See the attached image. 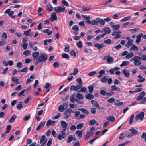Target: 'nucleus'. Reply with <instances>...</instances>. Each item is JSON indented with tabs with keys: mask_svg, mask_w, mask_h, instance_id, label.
Masks as SVG:
<instances>
[{
	"mask_svg": "<svg viewBox=\"0 0 146 146\" xmlns=\"http://www.w3.org/2000/svg\"><path fill=\"white\" fill-rule=\"evenodd\" d=\"M28 68L27 67L23 68L21 70H19V72H27L28 70Z\"/></svg>",
	"mask_w": 146,
	"mask_h": 146,
	"instance_id": "obj_57",
	"label": "nucleus"
},
{
	"mask_svg": "<svg viewBox=\"0 0 146 146\" xmlns=\"http://www.w3.org/2000/svg\"><path fill=\"white\" fill-rule=\"evenodd\" d=\"M76 97L79 99H81L83 98L82 95L80 93H77L76 96Z\"/></svg>",
	"mask_w": 146,
	"mask_h": 146,
	"instance_id": "obj_58",
	"label": "nucleus"
},
{
	"mask_svg": "<svg viewBox=\"0 0 146 146\" xmlns=\"http://www.w3.org/2000/svg\"><path fill=\"white\" fill-rule=\"evenodd\" d=\"M82 16L84 17V19L86 20V22L90 25H94L95 24L93 23V22L94 21H95V19H94L91 22V21L90 19V17L89 16L86 17V16L85 15H82Z\"/></svg>",
	"mask_w": 146,
	"mask_h": 146,
	"instance_id": "obj_13",
	"label": "nucleus"
},
{
	"mask_svg": "<svg viewBox=\"0 0 146 146\" xmlns=\"http://www.w3.org/2000/svg\"><path fill=\"white\" fill-rule=\"evenodd\" d=\"M82 131H79L78 130L76 132V134L78 135V136L80 138H81L82 137Z\"/></svg>",
	"mask_w": 146,
	"mask_h": 146,
	"instance_id": "obj_41",
	"label": "nucleus"
},
{
	"mask_svg": "<svg viewBox=\"0 0 146 146\" xmlns=\"http://www.w3.org/2000/svg\"><path fill=\"white\" fill-rule=\"evenodd\" d=\"M143 35V34L142 33H141L138 35L136 36V42L137 43H139L141 40V38L142 37Z\"/></svg>",
	"mask_w": 146,
	"mask_h": 146,
	"instance_id": "obj_17",
	"label": "nucleus"
},
{
	"mask_svg": "<svg viewBox=\"0 0 146 146\" xmlns=\"http://www.w3.org/2000/svg\"><path fill=\"white\" fill-rule=\"evenodd\" d=\"M39 53L38 52H34L32 54V57L34 59H36L39 57Z\"/></svg>",
	"mask_w": 146,
	"mask_h": 146,
	"instance_id": "obj_16",
	"label": "nucleus"
},
{
	"mask_svg": "<svg viewBox=\"0 0 146 146\" xmlns=\"http://www.w3.org/2000/svg\"><path fill=\"white\" fill-rule=\"evenodd\" d=\"M70 55L73 56H75L76 55V53L74 50H72L70 52Z\"/></svg>",
	"mask_w": 146,
	"mask_h": 146,
	"instance_id": "obj_61",
	"label": "nucleus"
},
{
	"mask_svg": "<svg viewBox=\"0 0 146 146\" xmlns=\"http://www.w3.org/2000/svg\"><path fill=\"white\" fill-rule=\"evenodd\" d=\"M56 121H52L51 119L48 120L47 122L46 125L47 127H49L50 125L53 126L55 125Z\"/></svg>",
	"mask_w": 146,
	"mask_h": 146,
	"instance_id": "obj_15",
	"label": "nucleus"
},
{
	"mask_svg": "<svg viewBox=\"0 0 146 146\" xmlns=\"http://www.w3.org/2000/svg\"><path fill=\"white\" fill-rule=\"evenodd\" d=\"M106 119L111 122H114L115 120V118L113 116H110L106 118Z\"/></svg>",
	"mask_w": 146,
	"mask_h": 146,
	"instance_id": "obj_30",
	"label": "nucleus"
},
{
	"mask_svg": "<svg viewBox=\"0 0 146 146\" xmlns=\"http://www.w3.org/2000/svg\"><path fill=\"white\" fill-rule=\"evenodd\" d=\"M75 95L73 94L70 97V100L72 102L74 103V101H75V99H76L75 98Z\"/></svg>",
	"mask_w": 146,
	"mask_h": 146,
	"instance_id": "obj_53",
	"label": "nucleus"
},
{
	"mask_svg": "<svg viewBox=\"0 0 146 146\" xmlns=\"http://www.w3.org/2000/svg\"><path fill=\"white\" fill-rule=\"evenodd\" d=\"M134 115H132L130 116V118L129 122V124H130L132 123L134 118Z\"/></svg>",
	"mask_w": 146,
	"mask_h": 146,
	"instance_id": "obj_60",
	"label": "nucleus"
},
{
	"mask_svg": "<svg viewBox=\"0 0 146 146\" xmlns=\"http://www.w3.org/2000/svg\"><path fill=\"white\" fill-rule=\"evenodd\" d=\"M61 126L62 128H67L68 124L64 121H62L61 122Z\"/></svg>",
	"mask_w": 146,
	"mask_h": 146,
	"instance_id": "obj_37",
	"label": "nucleus"
},
{
	"mask_svg": "<svg viewBox=\"0 0 146 146\" xmlns=\"http://www.w3.org/2000/svg\"><path fill=\"white\" fill-rule=\"evenodd\" d=\"M91 102L96 107H98L97 108L98 110H100V107L99 106V104L97 102L94 100H92Z\"/></svg>",
	"mask_w": 146,
	"mask_h": 146,
	"instance_id": "obj_19",
	"label": "nucleus"
},
{
	"mask_svg": "<svg viewBox=\"0 0 146 146\" xmlns=\"http://www.w3.org/2000/svg\"><path fill=\"white\" fill-rule=\"evenodd\" d=\"M105 21L104 20H103L100 18L97 17L95 19V21H93V23L97 25L99 23L101 25H104L105 24Z\"/></svg>",
	"mask_w": 146,
	"mask_h": 146,
	"instance_id": "obj_5",
	"label": "nucleus"
},
{
	"mask_svg": "<svg viewBox=\"0 0 146 146\" xmlns=\"http://www.w3.org/2000/svg\"><path fill=\"white\" fill-rule=\"evenodd\" d=\"M121 32L120 31H114L112 33V35L113 36H115L114 38L115 39L119 38L121 37V35L120 34Z\"/></svg>",
	"mask_w": 146,
	"mask_h": 146,
	"instance_id": "obj_12",
	"label": "nucleus"
},
{
	"mask_svg": "<svg viewBox=\"0 0 146 146\" xmlns=\"http://www.w3.org/2000/svg\"><path fill=\"white\" fill-rule=\"evenodd\" d=\"M28 91V90H25V89H24L23 90H22V91L20 92H19L18 94V96H21L22 95L23 96H24L25 95V94H24V93L25 92H27Z\"/></svg>",
	"mask_w": 146,
	"mask_h": 146,
	"instance_id": "obj_45",
	"label": "nucleus"
},
{
	"mask_svg": "<svg viewBox=\"0 0 146 146\" xmlns=\"http://www.w3.org/2000/svg\"><path fill=\"white\" fill-rule=\"evenodd\" d=\"M129 50L130 51L134 50L135 51H138L139 49L137 46L135 45H133L130 47Z\"/></svg>",
	"mask_w": 146,
	"mask_h": 146,
	"instance_id": "obj_29",
	"label": "nucleus"
},
{
	"mask_svg": "<svg viewBox=\"0 0 146 146\" xmlns=\"http://www.w3.org/2000/svg\"><path fill=\"white\" fill-rule=\"evenodd\" d=\"M76 45L78 47L80 48H82L83 47L82 42L81 41H79L78 42H77Z\"/></svg>",
	"mask_w": 146,
	"mask_h": 146,
	"instance_id": "obj_49",
	"label": "nucleus"
},
{
	"mask_svg": "<svg viewBox=\"0 0 146 146\" xmlns=\"http://www.w3.org/2000/svg\"><path fill=\"white\" fill-rule=\"evenodd\" d=\"M73 139V135H69L68 138L67 142L68 143H70L72 141Z\"/></svg>",
	"mask_w": 146,
	"mask_h": 146,
	"instance_id": "obj_42",
	"label": "nucleus"
},
{
	"mask_svg": "<svg viewBox=\"0 0 146 146\" xmlns=\"http://www.w3.org/2000/svg\"><path fill=\"white\" fill-rule=\"evenodd\" d=\"M133 53L132 52H131L127 54L126 56V58L127 59H129L131 58L133 56Z\"/></svg>",
	"mask_w": 146,
	"mask_h": 146,
	"instance_id": "obj_48",
	"label": "nucleus"
},
{
	"mask_svg": "<svg viewBox=\"0 0 146 146\" xmlns=\"http://www.w3.org/2000/svg\"><path fill=\"white\" fill-rule=\"evenodd\" d=\"M43 31L44 33H47L48 35H51L52 33V31H50L48 29H44Z\"/></svg>",
	"mask_w": 146,
	"mask_h": 146,
	"instance_id": "obj_39",
	"label": "nucleus"
},
{
	"mask_svg": "<svg viewBox=\"0 0 146 146\" xmlns=\"http://www.w3.org/2000/svg\"><path fill=\"white\" fill-rule=\"evenodd\" d=\"M30 54V52L29 50H27L23 52V54L24 55L26 56H29Z\"/></svg>",
	"mask_w": 146,
	"mask_h": 146,
	"instance_id": "obj_56",
	"label": "nucleus"
},
{
	"mask_svg": "<svg viewBox=\"0 0 146 146\" xmlns=\"http://www.w3.org/2000/svg\"><path fill=\"white\" fill-rule=\"evenodd\" d=\"M123 74L125 75L126 77H128L130 76V74L128 72L126 71V69H124L122 71Z\"/></svg>",
	"mask_w": 146,
	"mask_h": 146,
	"instance_id": "obj_35",
	"label": "nucleus"
},
{
	"mask_svg": "<svg viewBox=\"0 0 146 146\" xmlns=\"http://www.w3.org/2000/svg\"><path fill=\"white\" fill-rule=\"evenodd\" d=\"M94 46L98 49H101L104 46L103 44L102 43L100 44L99 43H96L94 44Z\"/></svg>",
	"mask_w": 146,
	"mask_h": 146,
	"instance_id": "obj_18",
	"label": "nucleus"
},
{
	"mask_svg": "<svg viewBox=\"0 0 146 146\" xmlns=\"http://www.w3.org/2000/svg\"><path fill=\"white\" fill-rule=\"evenodd\" d=\"M144 112L142 111L137 114L135 119V120L137 121L139 119L141 121L143 120L144 118Z\"/></svg>",
	"mask_w": 146,
	"mask_h": 146,
	"instance_id": "obj_9",
	"label": "nucleus"
},
{
	"mask_svg": "<svg viewBox=\"0 0 146 146\" xmlns=\"http://www.w3.org/2000/svg\"><path fill=\"white\" fill-rule=\"evenodd\" d=\"M65 7L63 5L55 7L54 8V11L57 13L64 12L65 10Z\"/></svg>",
	"mask_w": 146,
	"mask_h": 146,
	"instance_id": "obj_4",
	"label": "nucleus"
},
{
	"mask_svg": "<svg viewBox=\"0 0 146 146\" xmlns=\"http://www.w3.org/2000/svg\"><path fill=\"white\" fill-rule=\"evenodd\" d=\"M16 117V116L15 115H13L12 116L9 121L10 123H13Z\"/></svg>",
	"mask_w": 146,
	"mask_h": 146,
	"instance_id": "obj_43",
	"label": "nucleus"
},
{
	"mask_svg": "<svg viewBox=\"0 0 146 146\" xmlns=\"http://www.w3.org/2000/svg\"><path fill=\"white\" fill-rule=\"evenodd\" d=\"M23 102H20L18 104H17L16 106V108L17 109L20 110L23 107V105L22 104Z\"/></svg>",
	"mask_w": 146,
	"mask_h": 146,
	"instance_id": "obj_36",
	"label": "nucleus"
},
{
	"mask_svg": "<svg viewBox=\"0 0 146 146\" xmlns=\"http://www.w3.org/2000/svg\"><path fill=\"white\" fill-rule=\"evenodd\" d=\"M95 128H91L90 131H87L86 132V134L85 135L84 139L85 140H86L88 139L91 136L93 133V131L94 130Z\"/></svg>",
	"mask_w": 146,
	"mask_h": 146,
	"instance_id": "obj_7",
	"label": "nucleus"
},
{
	"mask_svg": "<svg viewBox=\"0 0 146 146\" xmlns=\"http://www.w3.org/2000/svg\"><path fill=\"white\" fill-rule=\"evenodd\" d=\"M47 55L45 53H43L41 54L39 56L38 59H39L42 62H45L47 59Z\"/></svg>",
	"mask_w": 146,
	"mask_h": 146,
	"instance_id": "obj_6",
	"label": "nucleus"
},
{
	"mask_svg": "<svg viewBox=\"0 0 146 146\" xmlns=\"http://www.w3.org/2000/svg\"><path fill=\"white\" fill-rule=\"evenodd\" d=\"M103 42L106 44H110L112 43V41L111 39H108L104 40Z\"/></svg>",
	"mask_w": 146,
	"mask_h": 146,
	"instance_id": "obj_51",
	"label": "nucleus"
},
{
	"mask_svg": "<svg viewBox=\"0 0 146 146\" xmlns=\"http://www.w3.org/2000/svg\"><path fill=\"white\" fill-rule=\"evenodd\" d=\"M78 110L81 111L82 113L86 114H89V112L88 111L84 108H79L78 109Z\"/></svg>",
	"mask_w": 146,
	"mask_h": 146,
	"instance_id": "obj_26",
	"label": "nucleus"
},
{
	"mask_svg": "<svg viewBox=\"0 0 146 146\" xmlns=\"http://www.w3.org/2000/svg\"><path fill=\"white\" fill-rule=\"evenodd\" d=\"M141 59L144 61L146 60V56L145 54L143 55L141 58L140 56H135L134 59V65L136 66H138L140 65L141 64V62L139 60Z\"/></svg>",
	"mask_w": 146,
	"mask_h": 146,
	"instance_id": "obj_1",
	"label": "nucleus"
},
{
	"mask_svg": "<svg viewBox=\"0 0 146 146\" xmlns=\"http://www.w3.org/2000/svg\"><path fill=\"white\" fill-rule=\"evenodd\" d=\"M12 80L13 82H16L17 83H18L19 82V80L16 77H14L12 78Z\"/></svg>",
	"mask_w": 146,
	"mask_h": 146,
	"instance_id": "obj_54",
	"label": "nucleus"
},
{
	"mask_svg": "<svg viewBox=\"0 0 146 146\" xmlns=\"http://www.w3.org/2000/svg\"><path fill=\"white\" fill-rule=\"evenodd\" d=\"M66 128H64L61 131V133L59 134L58 138L59 140H61L62 138L64 139L66 136Z\"/></svg>",
	"mask_w": 146,
	"mask_h": 146,
	"instance_id": "obj_8",
	"label": "nucleus"
},
{
	"mask_svg": "<svg viewBox=\"0 0 146 146\" xmlns=\"http://www.w3.org/2000/svg\"><path fill=\"white\" fill-rule=\"evenodd\" d=\"M50 19L52 22H53L54 20L57 21V18L56 12H53L52 13Z\"/></svg>",
	"mask_w": 146,
	"mask_h": 146,
	"instance_id": "obj_14",
	"label": "nucleus"
},
{
	"mask_svg": "<svg viewBox=\"0 0 146 146\" xmlns=\"http://www.w3.org/2000/svg\"><path fill=\"white\" fill-rule=\"evenodd\" d=\"M107 101L109 103H113L115 101V99L113 97L111 98H108Z\"/></svg>",
	"mask_w": 146,
	"mask_h": 146,
	"instance_id": "obj_62",
	"label": "nucleus"
},
{
	"mask_svg": "<svg viewBox=\"0 0 146 146\" xmlns=\"http://www.w3.org/2000/svg\"><path fill=\"white\" fill-rule=\"evenodd\" d=\"M82 86V85L78 84L76 86L72 85L71 86L70 89L71 91H76L81 88Z\"/></svg>",
	"mask_w": 146,
	"mask_h": 146,
	"instance_id": "obj_10",
	"label": "nucleus"
},
{
	"mask_svg": "<svg viewBox=\"0 0 146 146\" xmlns=\"http://www.w3.org/2000/svg\"><path fill=\"white\" fill-rule=\"evenodd\" d=\"M129 62L127 61H123L121 64L120 65L121 67H122L123 66H127L129 64Z\"/></svg>",
	"mask_w": 146,
	"mask_h": 146,
	"instance_id": "obj_34",
	"label": "nucleus"
},
{
	"mask_svg": "<svg viewBox=\"0 0 146 146\" xmlns=\"http://www.w3.org/2000/svg\"><path fill=\"white\" fill-rule=\"evenodd\" d=\"M145 94V93L143 91L141 92V93L139 95L137 98L136 99L137 100H139L141 99Z\"/></svg>",
	"mask_w": 146,
	"mask_h": 146,
	"instance_id": "obj_21",
	"label": "nucleus"
},
{
	"mask_svg": "<svg viewBox=\"0 0 146 146\" xmlns=\"http://www.w3.org/2000/svg\"><path fill=\"white\" fill-rule=\"evenodd\" d=\"M71 113H74V111H72V109L70 108H68L66 109L64 112V118L66 119L70 117L71 116Z\"/></svg>",
	"mask_w": 146,
	"mask_h": 146,
	"instance_id": "obj_2",
	"label": "nucleus"
},
{
	"mask_svg": "<svg viewBox=\"0 0 146 146\" xmlns=\"http://www.w3.org/2000/svg\"><path fill=\"white\" fill-rule=\"evenodd\" d=\"M103 60H106L107 63L110 64L113 62L114 58L113 57H110L109 55H108L105 56Z\"/></svg>",
	"mask_w": 146,
	"mask_h": 146,
	"instance_id": "obj_11",
	"label": "nucleus"
},
{
	"mask_svg": "<svg viewBox=\"0 0 146 146\" xmlns=\"http://www.w3.org/2000/svg\"><path fill=\"white\" fill-rule=\"evenodd\" d=\"M96 123V120L94 119L90 120L89 122V124L90 125H93Z\"/></svg>",
	"mask_w": 146,
	"mask_h": 146,
	"instance_id": "obj_63",
	"label": "nucleus"
},
{
	"mask_svg": "<svg viewBox=\"0 0 146 146\" xmlns=\"http://www.w3.org/2000/svg\"><path fill=\"white\" fill-rule=\"evenodd\" d=\"M65 110V108L64 107V106L61 105L59 106L58 110L61 112H63Z\"/></svg>",
	"mask_w": 146,
	"mask_h": 146,
	"instance_id": "obj_38",
	"label": "nucleus"
},
{
	"mask_svg": "<svg viewBox=\"0 0 146 146\" xmlns=\"http://www.w3.org/2000/svg\"><path fill=\"white\" fill-rule=\"evenodd\" d=\"M46 9L49 12L52 11L53 10V7L50 3H49L47 5Z\"/></svg>",
	"mask_w": 146,
	"mask_h": 146,
	"instance_id": "obj_31",
	"label": "nucleus"
},
{
	"mask_svg": "<svg viewBox=\"0 0 146 146\" xmlns=\"http://www.w3.org/2000/svg\"><path fill=\"white\" fill-rule=\"evenodd\" d=\"M94 96L93 95L88 94L86 95V98L88 99L92 100L93 99Z\"/></svg>",
	"mask_w": 146,
	"mask_h": 146,
	"instance_id": "obj_44",
	"label": "nucleus"
},
{
	"mask_svg": "<svg viewBox=\"0 0 146 146\" xmlns=\"http://www.w3.org/2000/svg\"><path fill=\"white\" fill-rule=\"evenodd\" d=\"M72 29L74 30L75 31H74V33L75 34H78V32H77L78 31L79 29V27L77 25H75L72 27Z\"/></svg>",
	"mask_w": 146,
	"mask_h": 146,
	"instance_id": "obj_20",
	"label": "nucleus"
},
{
	"mask_svg": "<svg viewBox=\"0 0 146 146\" xmlns=\"http://www.w3.org/2000/svg\"><path fill=\"white\" fill-rule=\"evenodd\" d=\"M62 58H66L68 60H69V55L66 53L63 54L62 55Z\"/></svg>",
	"mask_w": 146,
	"mask_h": 146,
	"instance_id": "obj_59",
	"label": "nucleus"
},
{
	"mask_svg": "<svg viewBox=\"0 0 146 146\" xmlns=\"http://www.w3.org/2000/svg\"><path fill=\"white\" fill-rule=\"evenodd\" d=\"M129 131L132 133V135H135L138 134L139 131H138L135 129L134 128H130L129 129Z\"/></svg>",
	"mask_w": 146,
	"mask_h": 146,
	"instance_id": "obj_22",
	"label": "nucleus"
},
{
	"mask_svg": "<svg viewBox=\"0 0 146 146\" xmlns=\"http://www.w3.org/2000/svg\"><path fill=\"white\" fill-rule=\"evenodd\" d=\"M89 89V92L90 93H93L94 91V87L93 86H90L88 87Z\"/></svg>",
	"mask_w": 146,
	"mask_h": 146,
	"instance_id": "obj_52",
	"label": "nucleus"
},
{
	"mask_svg": "<svg viewBox=\"0 0 146 146\" xmlns=\"http://www.w3.org/2000/svg\"><path fill=\"white\" fill-rule=\"evenodd\" d=\"M103 31L105 32L106 34H109L111 31L110 28L108 27H105L103 29Z\"/></svg>",
	"mask_w": 146,
	"mask_h": 146,
	"instance_id": "obj_25",
	"label": "nucleus"
},
{
	"mask_svg": "<svg viewBox=\"0 0 146 146\" xmlns=\"http://www.w3.org/2000/svg\"><path fill=\"white\" fill-rule=\"evenodd\" d=\"M100 80L103 83H106L107 82L108 84H111L112 81V79L111 78H110L108 79L107 78V76H102Z\"/></svg>",
	"mask_w": 146,
	"mask_h": 146,
	"instance_id": "obj_3",
	"label": "nucleus"
},
{
	"mask_svg": "<svg viewBox=\"0 0 146 146\" xmlns=\"http://www.w3.org/2000/svg\"><path fill=\"white\" fill-rule=\"evenodd\" d=\"M141 138L144 139V141L146 142V132H143L141 136Z\"/></svg>",
	"mask_w": 146,
	"mask_h": 146,
	"instance_id": "obj_55",
	"label": "nucleus"
},
{
	"mask_svg": "<svg viewBox=\"0 0 146 146\" xmlns=\"http://www.w3.org/2000/svg\"><path fill=\"white\" fill-rule=\"evenodd\" d=\"M111 89L112 91L115 90L118 92H120L121 90L119 88L116 87L115 85H113L111 86Z\"/></svg>",
	"mask_w": 146,
	"mask_h": 146,
	"instance_id": "obj_23",
	"label": "nucleus"
},
{
	"mask_svg": "<svg viewBox=\"0 0 146 146\" xmlns=\"http://www.w3.org/2000/svg\"><path fill=\"white\" fill-rule=\"evenodd\" d=\"M138 78L137 80L139 82H143L145 80V79L140 75L138 76Z\"/></svg>",
	"mask_w": 146,
	"mask_h": 146,
	"instance_id": "obj_24",
	"label": "nucleus"
},
{
	"mask_svg": "<svg viewBox=\"0 0 146 146\" xmlns=\"http://www.w3.org/2000/svg\"><path fill=\"white\" fill-rule=\"evenodd\" d=\"M60 66V64L58 62H54L53 64V66L55 68H58Z\"/></svg>",
	"mask_w": 146,
	"mask_h": 146,
	"instance_id": "obj_64",
	"label": "nucleus"
},
{
	"mask_svg": "<svg viewBox=\"0 0 146 146\" xmlns=\"http://www.w3.org/2000/svg\"><path fill=\"white\" fill-rule=\"evenodd\" d=\"M120 25L119 24L114 25L112 26V28L114 30H117L120 28Z\"/></svg>",
	"mask_w": 146,
	"mask_h": 146,
	"instance_id": "obj_40",
	"label": "nucleus"
},
{
	"mask_svg": "<svg viewBox=\"0 0 146 146\" xmlns=\"http://www.w3.org/2000/svg\"><path fill=\"white\" fill-rule=\"evenodd\" d=\"M45 136L44 135H42L40 139L39 142L40 143V144L44 142V141L45 140Z\"/></svg>",
	"mask_w": 146,
	"mask_h": 146,
	"instance_id": "obj_50",
	"label": "nucleus"
},
{
	"mask_svg": "<svg viewBox=\"0 0 146 146\" xmlns=\"http://www.w3.org/2000/svg\"><path fill=\"white\" fill-rule=\"evenodd\" d=\"M105 72V71L104 70H100L99 72V75L97 76V77L98 78H100L102 76L103 74H104Z\"/></svg>",
	"mask_w": 146,
	"mask_h": 146,
	"instance_id": "obj_33",
	"label": "nucleus"
},
{
	"mask_svg": "<svg viewBox=\"0 0 146 146\" xmlns=\"http://www.w3.org/2000/svg\"><path fill=\"white\" fill-rule=\"evenodd\" d=\"M31 29H29L27 31H24V34L26 36H29L30 35Z\"/></svg>",
	"mask_w": 146,
	"mask_h": 146,
	"instance_id": "obj_46",
	"label": "nucleus"
},
{
	"mask_svg": "<svg viewBox=\"0 0 146 146\" xmlns=\"http://www.w3.org/2000/svg\"><path fill=\"white\" fill-rule=\"evenodd\" d=\"M131 18V17L130 16H128L127 17H126L122 19L121 20V22L122 21H127L129 20Z\"/></svg>",
	"mask_w": 146,
	"mask_h": 146,
	"instance_id": "obj_47",
	"label": "nucleus"
},
{
	"mask_svg": "<svg viewBox=\"0 0 146 146\" xmlns=\"http://www.w3.org/2000/svg\"><path fill=\"white\" fill-rule=\"evenodd\" d=\"M7 37V33L5 32H3L1 35V39L3 40H6Z\"/></svg>",
	"mask_w": 146,
	"mask_h": 146,
	"instance_id": "obj_32",
	"label": "nucleus"
},
{
	"mask_svg": "<svg viewBox=\"0 0 146 146\" xmlns=\"http://www.w3.org/2000/svg\"><path fill=\"white\" fill-rule=\"evenodd\" d=\"M11 128H6V131L2 134L1 137L2 138L5 137L6 136V134L8 133L10 131Z\"/></svg>",
	"mask_w": 146,
	"mask_h": 146,
	"instance_id": "obj_27",
	"label": "nucleus"
},
{
	"mask_svg": "<svg viewBox=\"0 0 146 146\" xmlns=\"http://www.w3.org/2000/svg\"><path fill=\"white\" fill-rule=\"evenodd\" d=\"M133 41V40H129V41H128L127 44L125 45V46L127 47V48L129 47L133 44L132 43Z\"/></svg>",
	"mask_w": 146,
	"mask_h": 146,
	"instance_id": "obj_28",
	"label": "nucleus"
}]
</instances>
